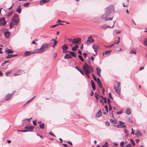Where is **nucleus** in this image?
I'll return each instance as SVG.
<instances>
[{
  "mask_svg": "<svg viewBox=\"0 0 147 147\" xmlns=\"http://www.w3.org/2000/svg\"><path fill=\"white\" fill-rule=\"evenodd\" d=\"M115 10H106L105 13L102 14L101 16V18L105 21L112 20L113 16L112 17H108L111 14L115 13Z\"/></svg>",
  "mask_w": 147,
  "mask_h": 147,
  "instance_id": "obj_1",
  "label": "nucleus"
},
{
  "mask_svg": "<svg viewBox=\"0 0 147 147\" xmlns=\"http://www.w3.org/2000/svg\"><path fill=\"white\" fill-rule=\"evenodd\" d=\"M49 44L44 43L41 46V47L39 49H36L34 50V52L32 53H39L43 52L46 51L49 48Z\"/></svg>",
  "mask_w": 147,
  "mask_h": 147,
  "instance_id": "obj_2",
  "label": "nucleus"
},
{
  "mask_svg": "<svg viewBox=\"0 0 147 147\" xmlns=\"http://www.w3.org/2000/svg\"><path fill=\"white\" fill-rule=\"evenodd\" d=\"M19 18L18 15L17 14H15L12 19V22L13 24L17 25L19 22Z\"/></svg>",
  "mask_w": 147,
  "mask_h": 147,
  "instance_id": "obj_3",
  "label": "nucleus"
},
{
  "mask_svg": "<svg viewBox=\"0 0 147 147\" xmlns=\"http://www.w3.org/2000/svg\"><path fill=\"white\" fill-rule=\"evenodd\" d=\"M82 69L83 70L84 73L85 75L87 76L88 78H89L90 76L89 75V74L91 73L90 70H89V69L88 70H87L85 66H83Z\"/></svg>",
  "mask_w": 147,
  "mask_h": 147,
  "instance_id": "obj_4",
  "label": "nucleus"
},
{
  "mask_svg": "<svg viewBox=\"0 0 147 147\" xmlns=\"http://www.w3.org/2000/svg\"><path fill=\"white\" fill-rule=\"evenodd\" d=\"M115 22H114V24L112 26H109L108 25L106 24H103V25H101L100 26V28H101L106 29L107 28H112L114 26V23Z\"/></svg>",
  "mask_w": 147,
  "mask_h": 147,
  "instance_id": "obj_5",
  "label": "nucleus"
},
{
  "mask_svg": "<svg viewBox=\"0 0 147 147\" xmlns=\"http://www.w3.org/2000/svg\"><path fill=\"white\" fill-rule=\"evenodd\" d=\"M81 40V39L80 38H75L73 39L72 42L74 44H79V43L80 42Z\"/></svg>",
  "mask_w": 147,
  "mask_h": 147,
  "instance_id": "obj_6",
  "label": "nucleus"
},
{
  "mask_svg": "<svg viewBox=\"0 0 147 147\" xmlns=\"http://www.w3.org/2000/svg\"><path fill=\"white\" fill-rule=\"evenodd\" d=\"M94 40L92 38V36H89L88 38V39L86 41V42L87 44H90L91 43L94 42Z\"/></svg>",
  "mask_w": 147,
  "mask_h": 147,
  "instance_id": "obj_7",
  "label": "nucleus"
},
{
  "mask_svg": "<svg viewBox=\"0 0 147 147\" xmlns=\"http://www.w3.org/2000/svg\"><path fill=\"white\" fill-rule=\"evenodd\" d=\"M6 23L5 18H1L0 19V25L4 26L5 25Z\"/></svg>",
  "mask_w": 147,
  "mask_h": 147,
  "instance_id": "obj_8",
  "label": "nucleus"
},
{
  "mask_svg": "<svg viewBox=\"0 0 147 147\" xmlns=\"http://www.w3.org/2000/svg\"><path fill=\"white\" fill-rule=\"evenodd\" d=\"M83 66H85L87 70L89 69V70H91V71H93V70L92 68L90 65H88L86 63H85V64Z\"/></svg>",
  "mask_w": 147,
  "mask_h": 147,
  "instance_id": "obj_9",
  "label": "nucleus"
},
{
  "mask_svg": "<svg viewBox=\"0 0 147 147\" xmlns=\"http://www.w3.org/2000/svg\"><path fill=\"white\" fill-rule=\"evenodd\" d=\"M34 127L33 126H29L25 127V128L28 129V131H32L34 129Z\"/></svg>",
  "mask_w": 147,
  "mask_h": 147,
  "instance_id": "obj_10",
  "label": "nucleus"
},
{
  "mask_svg": "<svg viewBox=\"0 0 147 147\" xmlns=\"http://www.w3.org/2000/svg\"><path fill=\"white\" fill-rule=\"evenodd\" d=\"M114 89L115 90V92L119 95H120L121 93V89H118L117 88V87L115 86L114 87Z\"/></svg>",
  "mask_w": 147,
  "mask_h": 147,
  "instance_id": "obj_11",
  "label": "nucleus"
},
{
  "mask_svg": "<svg viewBox=\"0 0 147 147\" xmlns=\"http://www.w3.org/2000/svg\"><path fill=\"white\" fill-rule=\"evenodd\" d=\"M102 115L101 110H99L97 113L96 115H95V117H100Z\"/></svg>",
  "mask_w": 147,
  "mask_h": 147,
  "instance_id": "obj_12",
  "label": "nucleus"
},
{
  "mask_svg": "<svg viewBox=\"0 0 147 147\" xmlns=\"http://www.w3.org/2000/svg\"><path fill=\"white\" fill-rule=\"evenodd\" d=\"M10 32L7 31L4 33L5 37L7 38H9L10 35Z\"/></svg>",
  "mask_w": 147,
  "mask_h": 147,
  "instance_id": "obj_13",
  "label": "nucleus"
},
{
  "mask_svg": "<svg viewBox=\"0 0 147 147\" xmlns=\"http://www.w3.org/2000/svg\"><path fill=\"white\" fill-rule=\"evenodd\" d=\"M96 71L97 74L99 76H101V75H100V73L101 71V69L98 67H96Z\"/></svg>",
  "mask_w": 147,
  "mask_h": 147,
  "instance_id": "obj_14",
  "label": "nucleus"
},
{
  "mask_svg": "<svg viewBox=\"0 0 147 147\" xmlns=\"http://www.w3.org/2000/svg\"><path fill=\"white\" fill-rule=\"evenodd\" d=\"M34 51L33 52H30L29 51H27L26 52L24 53V55L23 56L24 57H26L28 55H31V54H33V53H34Z\"/></svg>",
  "mask_w": 147,
  "mask_h": 147,
  "instance_id": "obj_15",
  "label": "nucleus"
},
{
  "mask_svg": "<svg viewBox=\"0 0 147 147\" xmlns=\"http://www.w3.org/2000/svg\"><path fill=\"white\" fill-rule=\"evenodd\" d=\"M99 47L96 45H93L92 46V48L94 50V51L95 53H96L98 51L97 49H98Z\"/></svg>",
  "mask_w": 147,
  "mask_h": 147,
  "instance_id": "obj_16",
  "label": "nucleus"
},
{
  "mask_svg": "<svg viewBox=\"0 0 147 147\" xmlns=\"http://www.w3.org/2000/svg\"><path fill=\"white\" fill-rule=\"evenodd\" d=\"M49 0H41L40 1V4L41 5H43L44 3L48 2Z\"/></svg>",
  "mask_w": 147,
  "mask_h": 147,
  "instance_id": "obj_17",
  "label": "nucleus"
},
{
  "mask_svg": "<svg viewBox=\"0 0 147 147\" xmlns=\"http://www.w3.org/2000/svg\"><path fill=\"white\" fill-rule=\"evenodd\" d=\"M62 49H63V53H64V51H66V50H67L68 49V47L66 46V45H63L62 47Z\"/></svg>",
  "mask_w": 147,
  "mask_h": 147,
  "instance_id": "obj_18",
  "label": "nucleus"
},
{
  "mask_svg": "<svg viewBox=\"0 0 147 147\" xmlns=\"http://www.w3.org/2000/svg\"><path fill=\"white\" fill-rule=\"evenodd\" d=\"M91 82L92 88L94 90H95L96 89V87L94 82L93 80H91Z\"/></svg>",
  "mask_w": 147,
  "mask_h": 147,
  "instance_id": "obj_19",
  "label": "nucleus"
},
{
  "mask_svg": "<svg viewBox=\"0 0 147 147\" xmlns=\"http://www.w3.org/2000/svg\"><path fill=\"white\" fill-rule=\"evenodd\" d=\"M17 55H14V54H8L6 56L7 58H11L15 56H17Z\"/></svg>",
  "mask_w": 147,
  "mask_h": 147,
  "instance_id": "obj_20",
  "label": "nucleus"
},
{
  "mask_svg": "<svg viewBox=\"0 0 147 147\" xmlns=\"http://www.w3.org/2000/svg\"><path fill=\"white\" fill-rule=\"evenodd\" d=\"M69 53L72 56L75 57H76L77 54L76 52L72 51H71L70 52H69Z\"/></svg>",
  "mask_w": 147,
  "mask_h": 147,
  "instance_id": "obj_21",
  "label": "nucleus"
},
{
  "mask_svg": "<svg viewBox=\"0 0 147 147\" xmlns=\"http://www.w3.org/2000/svg\"><path fill=\"white\" fill-rule=\"evenodd\" d=\"M5 53L6 52L7 53H11L13 52L12 51L8 48L5 49Z\"/></svg>",
  "mask_w": 147,
  "mask_h": 147,
  "instance_id": "obj_22",
  "label": "nucleus"
},
{
  "mask_svg": "<svg viewBox=\"0 0 147 147\" xmlns=\"http://www.w3.org/2000/svg\"><path fill=\"white\" fill-rule=\"evenodd\" d=\"M72 58V57L69 54H67L65 55L64 57V58L65 59H71Z\"/></svg>",
  "mask_w": 147,
  "mask_h": 147,
  "instance_id": "obj_23",
  "label": "nucleus"
},
{
  "mask_svg": "<svg viewBox=\"0 0 147 147\" xmlns=\"http://www.w3.org/2000/svg\"><path fill=\"white\" fill-rule=\"evenodd\" d=\"M114 6L113 5H111L107 7L106 9H114Z\"/></svg>",
  "mask_w": 147,
  "mask_h": 147,
  "instance_id": "obj_24",
  "label": "nucleus"
},
{
  "mask_svg": "<svg viewBox=\"0 0 147 147\" xmlns=\"http://www.w3.org/2000/svg\"><path fill=\"white\" fill-rule=\"evenodd\" d=\"M13 94V93L11 94H8L6 97L5 100H9L10 98L11 97V96Z\"/></svg>",
  "mask_w": 147,
  "mask_h": 147,
  "instance_id": "obj_25",
  "label": "nucleus"
},
{
  "mask_svg": "<svg viewBox=\"0 0 147 147\" xmlns=\"http://www.w3.org/2000/svg\"><path fill=\"white\" fill-rule=\"evenodd\" d=\"M135 134L138 137H140L142 136V134L138 130H137Z\"/></svg>",
  "mask_w": 147,
  "mask_h": 147,
  "instance_id": "obj_26",
  "label": "nucleus"
},
{
  "mask_svg": "<svg viewBox=\"0 0 147 147\" xmlns=\"http://www.w3.org/2000/svg\"><path fill=\"white\" fill-rule=\"evenodd\" d=\"M111 50H109L108 51H105V53H103V55H104L105 54L106 55H108L110 54L111 52Z\"/></svg>",
  "mask_w": 147,
  "mask_h": 147,
  "instance_id": "obj_27",
  "label": "nucleus"
},
{
  "mask_svg": "<svg viewBox=\"0 0 147 147\" xmlns=\"http://www.w3.org/2000/svg\"><path fill=\"white\" fill-rule=\"evenodd\" d=\"M126 113L127 115H130L131 114V110L129 108H127L126 111Z\"/></svg>",
  "mask_w": 147,
  "mask_h": 147,
  "instance_id": "obj_28",
  "label": "nucleus"
},
{
  "mask_svg": "<svg viewBox=\"0 0 147 147\" xmlns=\"http://www.w3.org/2000/svg\"><path fill=\"white\" fill-rule=\"evenodd\" d=\"M53 41L54 42V44L52 46V47L54 48L55 46L56 45L57 43V42L56 40H54V39H53L51 40V41Z\"/></svg>",
  "mask_w": 147,
  "mask_h": 147,
  "instance_id": "obj_29",
  "label": "nucleus"
},
{
  "mask_svg": "<svg viewBox=\"0 0 147 147\" xmlns=\"http://www.w3.org/2000/svg\"><path fill=\"white\" fill-rule=\"evenodd\" d=\"M78 45H77L71 48V50L74 51H76L77 50V49L79 47Z\"/></svg>",
  "mask_w": 147,
  "mask_h": 147,
  "instance_id": "obj_30",
  "label": "nucleus"
},
{
  "mask_svg": "<svg viewBox=\"0 0 147 147\" xmlns=\"http://www.w3.org/2000/svg\"><path fill=\"white\" fill-rule=\"evenodd\" d=\"M95 96L96 98V99L95 100V101L96 102H98V96H99V95L98 94H97L96 92H95Z\"/></svg>",
  "mask_w": 147,
  "mask_h": 147,
  "instance_id": "obj_31",
  "label": "nucleus"
},
{
  "mask_svg": "<svg viewBox=\"0 0 147 147\" xmlns=\"http://www.w3.org/2000/svg\"><path fill=\"white\" fill-rule=\"evenodd\" d=\"M13 12V11H10L9 13H7L5 16L7 17H9L11 15L12 13Z\"/></svg>",
  "mask_w": 147,
  "mask_h": 147,
  "instance_id": "obj_32",
  "label": "nucleus"
},
{
  "mask_svg": "<svg viewBox=\"0 0 147 147\" xmlns=\"http://www.w3.org/2000/svg\"><path fill=\"white\" fill-rule=\"evenodd\" d=\"M40 127L42 129H44L45 128V124L44 123H42L39 125Z\"/></svg>",
  "mask_w": 147,
  "mask_h": 147,
  "instance_id": "obj_33",
  "label": "nucleus"
},
{
  "mask_svg": "<svg viewBox=\"0 0 147 147\" xmlns=\"http://www.w3.org/2000/svg\"><path fill=\"white\" fill-rule=\"evenodd\" d=\"M97 82L98 86H100L102 85L100 79L98 78H97Z\"/></svg>",
  "mask_w": 147,
  "mask_h": 147,
  "instance_id": "obj_34",
  "label": "nucleus"
},
{
  "mask_svg": "<svg viewBox=\"0 0 147 147\" xmlns=\"http://www.w3.org/2000/svg\"><path fill=\"white\" fill-rule=\"evenodd\" d=\"M110 121L111 123H113L114 124H116L117 123V121L116 120H114L112 119H110Z\"/></svg>",
  "mask_w": 147,
  "mask_h": 147,
  "instance_id": "obj_35",
  "label": "nucleus"
},
{
  "mask_svg": "<svg viewBox=\"0 0 147 147\" xmlns=\"http://www.w3.org/2000/svg\"><path fill=\"white\" fill-rule=\"evenodd\" d=\"M117 88L121 89V86H120V82H117Z\"/></svg>",
  "mask_w": 147,
  "mask_h": 147,
  "instance_id": "obj_36",
  "label": "nucleus"
},
{
  "mask_svg": "<svg viewBox=\"0 0 147 147\" xmlns=\"http://www.w3.org/2000/svg\"><path fill=\"white\" fill-rule=\"evenodd\" d=\"M78 57L82 62H84V60L83 59V58L82 56L81 55H78Z\"/></svg>",
  "mask_w": 147,
  "mask_h": 147,
  "instance_id": "obj_37",
  "label": "nucleus"
},
{
  "mask_svg": "<svg viewBox=\"0 0 147 147\" xmlns=\"http://www.w3.org/2000/svg\"><path fill=\"white\" fill-rule=\"evenodd\" d=\"M144 44L145 46H147V38H146L144 40Z\"/></svg>",
  "mask_w": 147,
  "mask_h": 147,
  "instance_id": "obj_38",
  "label": "nucleus"
},
{
  "mask_svg": "<svg viewBox=\"0 0 147 147\" xmlns=\"http://www.w3.org/2000/svg\"><path fill=\"white\" fill-rule=\"evenodd\" d=\"M116 41H115V42L113 44H112L111 45L107 46L106 47H107V48H109V47H112L115 44V43H116Z\"/></svg>",
  "mask_w": 147,
  "mask_h": 147,
  "instance_id": "obj_39",
  "label": "nucleus"
},
{
  "mask_svg": "<svg viewBox=\"0 0 147 147\" xmlns=\"http://www.w3.org/2000/svg\"><path fill=\"white\" fill-rule=\"evenodd\" d=\"M129 53L131 54H132L133 53H134L135 54H136V51H135L134 50H131L129 52Z\"/></svg>",
  "mask_w": 147,
  "mask_h": 147,
  "instance_id": "obj_40",
  "label": "nucleus"
},
{
  "mask_svg": "<svg viewBox=\"0 0 147 147\" xmlns=\"http://www.w3.org/2000/svg\"><path fill=\"white\" fill-rule=\"evenodd\" d=\"M124 131L125 133L126 134L125 135V136H128V132L127 131V130L125 129H124Z\"/></svg>",
  "mask_w": 147,
  "mask_h": 147,
  "instance_id": "obj_41",
  "label": "nucleus"
},
{
  "mask_svg": "<svg viewBox=\"0 0 147 147\" xmlns=\"http://www.w3.org/2000/svg\"><path fill=\"white\" fill-rule=\"evenodd\" d=\"M29 4H30L29 3H26L24 4L23 6L24 7H27L29 6Z\"/></svg>",
  "mask_w": 147,
  "mask_h": 147,
  "instance_id": "obj_42",
  "label": "nucleus"
},
{
  "mask_svg": "<svg viewBox=\"0 0 147 147\" xmlns=\"http://www.w3.org/2000/svg\"><path fill=\"white\" fill-rule=\"evenodd\" d=\"M130 141L131 142V144L132 145L134 146L135 145V143L133 140L131 139H130Z\"/></svg>",
  "mask_w": 147,
  "mask_h": 147,
  "instance_id": "obj_43",
  "label": "nucleus"
},
{
  "mask_svg": "<svg viewBox=\"0 0 147 147\" xmlns=\"http://www.w3.org/2000/svg\"><path fill=\"white\" fill-rule=\"evenodd\" d=\"M108 145V142H105V144L103 145L102 147H108L107 146Z\"/></svg>",
  "mask_w": 147,
  "mask_h": 147,
  "instance_id": "obj_44",
  "label": "nucleus"
},
{
  "mask_svg": "<svg viewBox=\"0 0 147 147\" xmlns=\"http://www.w3.org/2000/svg\"><path fill=\"white\" fill-rule=\"evenodd\" d=\"M125 142H122L120 143V145L121 147H123V146H124L123 145H124Z\"/></svg>",
  "mask_w": 147,
  "mask_h": 147,
  "instance_id": "obj_45",
  "label": "nucleus"
},
{
  "mask_svg": "<svg viewBox=\"0 0 147 147\" xmlns=\"http://www.w3.org/2000/svg\"><path fill=\"white\" fill-rule=\"evenodd\" d=\"M119 123L120 124V125H117V127H120V126H121L120 124H122V123L124 124V123L122 122L121 121H120L119 122Z\"/></svg>",
  "mask_w": 147,
  "mask_h": 147,
  "instance_id": "obj_46",
  "label": "nucleus"
},
{
  "mask_svg": "<svg viewBox=\"0 0 147 147\" xmlns=\"http://www.w3.org/2000/svg\"><path fill=\"white\" fill-rule=\"evenodd\" d=\"M87 61H88V62L89 63L90 65L91 64V63H90V57H88L87 59Z\"/></svg>",
  "mask_w": 147,
  "mask_h": 147,
  "instance_id": "obj_47",
  "label": "nucleus"
},
{
  "mask_svg": "<svg viewBox=\"0 0 147 147\" xmlns=\"http://www.w3.org/2000/svg\"><path fill=\"white\" fill-rule=\"evenodd\" d=\"M8 62H9L8 61H5V62H3V63H2L1 64V66H3L6 63H7Z\"/></svg>",
  "mask_w": 147,
  "mask_h": 147,
  "instance_id": "obj_48",
  "label": "nucleus"
},
{
  "mask_svg": "<svg viewBox=\"0 0 147 147\" xmlns=\"http://www.w3.org/2000/svg\"><path fill=\"white\" fill-rule=\"evenodd\" d=\"M14 25V24H13L12 22L10 23L9 25L10 28V29L11 28L13 27V25Z\"/></svg>",
  "mask_w": 147,
  "mask_h": 147,
  "instance_id": "obj_49",
  "label": "nucleus"
},
{
  "mask_svg": "<svg viewBox=\"0 0 147 147\" xmlns=\"http://www.w3.org/2000/svg\"><path fill=\"white\" fill-rule=\"evenodd\" d=\"M107 103L109 105H110V103L111 102V101L109 99V98H107Z\"/></svg>",
  "mask_w": 147,
  "mask_h": 147,
  "instance_id": "obj_50",
  "label": "nucleus"
},
{
  "mask_svg": "<svg viewBox=\"0 0 147 147\" xmlns=\"http://www.w3.org/2000/svg\"><path fill=\"white\" fill-rule=\"evenodd\" d=\"M123 147H132V146H131V144H128L126 146H123Z\"/></svg>",
  "mask_w": 147,
  "mask_h": 147,
  "instance_id": "obj_51",
  "label": "nucleus"
},
{
  "mask_svg": "<svg viewBox=\"0 0 147 147\" xmlns=\"http://www.w3.org/2000/svg\"><path fill=\"white\" fill-rule=\"evenodd\" d=\"M11 72V71H8V72H6L5 73V76H7Z\"/></svg>",
  "mask_w": 147,
  "mask_h": 147,
  "instance_id": "obj_52",
  "label": "nucleus"
},
{
  "mask_svg": "<svg viewBox=\"0 0 147 147\" xmlns=\"http://www.w3.org/2000/svg\"><path fill=\"white\" fill-rule=\"evenodd\" d=\"M36 120H34L33 121V124L35 126H36Z\"/></svg>",
  "mask_w": 147,
  "mask_h": 147,
  "instance_id": "obj_53",
  "label": "nucleus"
},
{
  "mask_svg": "<svg viewBox=\"0 0 147 147\" xmlns=\"http://www.w3.org/2000/svg\"><path fill=\"white\" fill-rule=\"evenodd\" d=\"M18 131L19 132H26L28 131L26 130H18Z\"/></svg>",
  "mask_w": 147,
  "mask_h": 147,
  "instance_id": "obj_54",
  "label": "nucleus"
},
{
  "mask_svg": "<svg viewBox=\"0 0 147 147\" xmlns=\"http://www.w3.org/2000/svg\"><path fill=\"white\" fill-rule=\"evenodd\" d=\"M120 37H118V41H117V42L116 43V45L118 44L119 43L120 41Z\"/></svg>",
  "mask_w": 147,
  "mask_h": 147,
  "instance_id": "obj_55",
  "label": "nucleus"
},
{
  "mask_svg": "<svg viewBox=\"0 0 147 147\" xmlns=\"http://www.w3.org/2000/svg\"><path fill=\"white\" fill-rule=\"evenodd\" d=\"M102 99L104 100L105 103H107V99L106 97H104Z\"/></svg>",
  "mask_w": 147,
  "mask_h": 147,
  "instance_id": "obj_56",
  "label": "nucleus"
},
{
  "mask_svg": "<svg viewBox=\"0 0 147 147\" xmlns=\"http://www.w3.org/2000/svg\"><path fill=\"white\" fill-rule=\"evenodd\" d=\"M57 53H54L53 54V57L54 58H56V57H57Z\"/></svg>",
  "mask_w": 147,
  "mask_h": 147,
  "instance_id": "obj_57",
  "label": "nucleus"
},
{
  "mask_svg": "<svg viewBox=\"0 0 147 147\" xmlns=\"http://www.w3.org/2000/svg\"><path fill=\"white\" fill-rule=\"evenodd\" d=\"M83 55L85 58H86V57L87 56V53H83Z\"/></svg>",
  "mask_w": 147,
  "mask_h": 147,
  "instance_id": "obj_58",
  "label": "nucleus"
},
{
  "mask_svg": "<svg viewBox=\"0 0 147 147\" xmlns=\"http://www.w3.org/2000/svg\"><path fill=\"white\" fill-rule=\"evenodd\" d=\"M120 127L121 128L125 127H126V126L125 125H122V124H120Z\"/></svg>",
  "mask_w": 147,
  "mask_h": 147,
  "instance_id": "obj_59",
  "label": "nucleus"
},
{
  "mask_svg": "<svg viewBox=\"0 0 147 147\" xmlns=\"http://www.w3.org/2000/svg\"><path fill=\"white\" fill-rule=\"evenodd\" d=\"M58 25V24H56L54 25H52L51 26V27L52 28H53L57 26Z\"/></svg>",
  "mask_w": 147,
  "mask_h": 147,
  "instance_id": "obj_60",
  "label": "nucleus"
},
{
  "mask_svg": "<svg viewBox=\"0 0 147 147\" xmlns=\"http://www.w3.org/2000/svg\"><path fill=\"white\" fill-rule=\"evenodd\" d=\"M105 124L107 126H109L110 125V123L109 122L107 121L105 122Z\"/></svg>",
  "mask_w": 147,
  "mask_h": 147,
  "instance_id": "obj_61",
  "label": "nucleus"
},
{
  "mask_svg": "<svg viewBox=\"0 0 147 147\" xmlns=\"http://www.w3.org/2000/svg\"><path fill=\"white\" fill-rule=\"evenodd\" d=\"M109 97L111 98V99H113V98L112 96V95H111V93H110L109 94Z\"/></svg>",
  "mask_w": 147,
  "mask_h": 147,
  "instance_id": "obj_62",
  "label": "nucleus"
},
{
  "mask_svg": "<svg viewBox=\"0 0 147 147\" xmlns=\"http://www.w3.org/2000/svg\"><path fill=\"white\" fill-rule=\"evenodd\" d=\"M49 134L50 135H52L54 137H55V135L52 132H51L49 133Z\"/></svg>",
  "mask_w": 147,
  "mask_h": 147,
  "instance_id": "obj_63",
  "label": "nucleus"
},
{
  "mask_svg": "<svg viewBox=\"0 0 147 147\" xmlns=\"http://www.w3.org/2000/svg\"><path fill=\"white\" fill-rule=\"evenodd\" d=\"M82 75H84V71H82V70H81V71H80V72Z\"/></svg>",
  "mask_w": 147,
  "mask_h": 147,
  "instance_id": "obj_64",
  "label": "nucleus"
}]
</instances>
